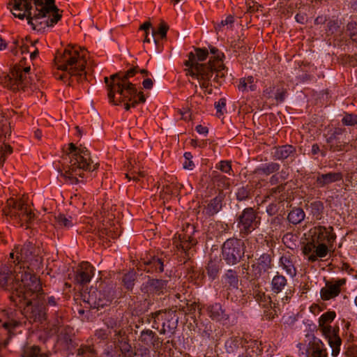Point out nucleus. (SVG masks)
I'll use <instances>...</instances> for the list:
<instances>
[{"instance_id": "1", "label": "nucleus", "mask_w": 357, "mask_h": 357, "mask_svg": "<svg viewBox=\"0 0 357 357\" xmlns=\"http://www.w3.org/2000/svg\"><path fill=\"white\" fill-rule=\"evenodd\" d=\"M9 6L13 15L20 20L26 17L34 30L43 32L61 18L54 0H12Z\"/></svg>"}, {"instance_id": "2", "label": "nucleus", "mask_w": 357, "mask_h": 357, "mask_svg": "<svg viewBox=\"0 0 357 357\" xmlns=\"http://www.w3.org/2000/svg\"><path fill=\"white\" fill-rule=\"evenodd\" d=\"M10 298L15 303L24 302V313L28 319L42 322L46 319L44 296L38 278L29 271L20 273V281Z\"/></svg>"}, {"instance_id": "3", "label": "nucleus", "mask_w": 357, "mask_h": 357, "mask_svg": "<svg viewBox=\"0 0 357 357\" xmlns=\"http://www.w3.org/2000/svg\"><path fill=\"white\" fill-rule=\"evenodd\" d=\"M87 52L84 49L68 46L63 52L58 51L54 61L59 70L63 71L59 79L75 77L78 82L86 79Z\"/></svg>"}, {"instance_id": "4", "label": "nucleus", "mask_w": 357, "mask_h": 357, "mask_svg": "<svg viewBox=\"0 0 357 357\" xmlns=\"http://www.w3.org/2000/svg\"><path fill=\"white\" fill-rule=\"evenodd\" d=\"M70 165L62 176L70 183H78L77 176L87 177V174L96 170L98 163H94L89 151L85 147H77L73 143L69 144Z\"/></svg>"}, {"instance_id": "5", "label": "nucleus", "mask_w": 357, "mask_h": 357, "mask_svg": "<svg viewBox=\"0 0 357 357\" xmlns=\"http://www.w3.org/2000/svg\"><path fill=\"white\" fill-rule=\"evenodd\" d=\"M208 52L206 49L195 48L194 52L188 54V60L185 62V65L188 67L187 75L198 80L201 88L207 91L211 85V78L213 77L212 59H210L207 63H201L205 61L208 56Z\"/></svg>"}, {"instance_id": "6", "label": "nucleus", "mask_w": 357, "mask_h": 357, "mask_svg": "<svg viewBox=\"0 0 357 357\" xmlns=\"http://www.w3.org/2000/svg\"><path fill=\"white\" fill-rule=\"evenodd\" d=\"M137 66L129 69L127 72H119L111 75L112 84L108 85V98L109 102L114 105H119L115 101V94L117 93L123 100H131L136 95L135 84H132L130 79L133 77L137 71Z\"/></svg>"}, {"instance_id": "7", "label": "nucleus", "mask_w": 357, "mask_h": 357, "mask_svg": "<svg viewBox=\"0 0 357 357\" xmlns=\"http://www.w3.org/2000/svg\"><path fill=\"white\" fill-rule=\"evenodd\" d=\"M30 66L22 68L21 66L14 67L8 75L4 76L3 82L5 85L10 89L25 91L31 85V77L29 76Z\"/></svg>"}, {"instance_id": "8", "label": "nucleus", "mask_w": 357, "mask_h": 357, "mask_svg": "<svg viewBox=\"0 0 357 357\" xmlns=\"http://www.w3.org/2000/svg\"><path fill=\"white\" fill-rule=\"evenodd\" d=\"M245 243L238 238H229L222 246V256L223 260L228 265L238 264L245 255Z\"/></svg>"}, {"instance_id": "9", "label": "nucleus", "mask_w": 357, "mask_h": 357, "mask_svg": "<svg viewBox=\"0 0 357 357\" xmlns=\"http://www.w3.org/2000/svg\"><path fill=\"white\" fill-rule=\"evenodd\" d=\"M3 212L6 216L17 220L22 225L24 223L27 224V227L31 224L35 217L22 200L15 201L13 199L8 200L7 206Z\"/></svg>"}, {"instance_id": "10", "label": "nucleus", "mask_w": 357, "mask_h": 357, "mask_svg": "<svg viewBox=\"0 0 357 357\" xmlns=\"http://www.w3.org/2000/svg\"><path fill=\"white\" fill-rule=\"evenodd\" d=\"M237 226L240 235L248 236L256 229L260 223V218L256 211L251 207L245 208L237 218Z\"/></svg>"}, {"instance_id": "11", "label": "nucleus", "mask_w": 357, "mask_h": 357, "mask_svg": "<svg viewBox=\"0 0 357 357\" xmlns=\"http://www.w3.org/2000/svg\"><path fill=\"white\" fill-rule=\"evenodd\" d=\"M15 250L19 261L28 262L33 266H38L40 263L41 258L35 254L36 248L32 243L27 242L21 247L16 246Z\"/></svg>"}, {"instance_id": "12", "label": "nucleus", "mask_w": 357, "mask_h": 357, "mask_svg": "<svg viewBox=\"0 0 357 357\" xmlns=\"http://www.w3.org/2000/svg\"><path fill=\"white\" fill-rule=\"evenodd\" d=\"M155 319L157 320H163L162 328L160 333L165 334L166 332L174 333L178 325V317L174 310H169L165 312H158L155 313Z\"/></svg>"}, {"instance_id": "13", "label": "nucleus", "mask_w": 357, "mask_h": 357, "mask_svg": "<svg viewBox=\"0 0 357 357\" xmlns=\"http://www.w3.org/2000/svg\"><path fill=\"white\" fill-rule=\"evenodd\" d=\"M10 133V128L8 122L3 115V112L0 111V165L4 161L6 155L12 153L10 146L6 144L2 139L3 137L6 138Z\"/></svg>"}, {"instance_id": "14", "label": "nucleus", "mask_w": 357, "mask_h": 357, "mask_svg": "<svg viewBox=\"0 0 357 357\" xmlns=\"http://www.w3.org/2000/svg\"><path fill=\"white\" fill-rule=\"evenodd\" d=\"M210 52L213 54V56L210 58L212 59L213 75L214 73H215L213 80L220 82V79L225 76V66L222 63V59L225 56L214 47H210Z\"/></svg>"}, {"instance_id": "15", "label": "nucleus", "mask_w": 357, "mask_h": 357, "mask_svg": "<svg viewBox=\"0 0 357 357\" xmlns=\"http://www.w3.org/2000/svg\"><path fill=\"white\" fill-rule=\"evenodd\" d=\"M322 333L326 336L328 340V344L332 349V355L337 356L340 352V347L341 345V339L337 335L335 329L331 326L324 325L319 326Z\"/></svg>"}, {"instance_id": "16", "label": "nucleus", "mask_w": 357, "mask_h": 357, "mask_svg": "<svg viewBox=\"0 0 357 357\" xmlns=\"http://www.w3.org/2000/svg\"><path fill=\"white\" fill-rule=\"evenodd\" d=\"M335 238L336 235L333 233V228L332 227L319 226L315 228L313 240L316 243L332 244L335 241Z\"/></svg>"}, {"instance_id": "17", "label": "nucleus", "mask_w": 357, "mask_h": 357, "mask_svg": "<svg viewBox=\"0 0 357 357\" xmlns=\"http://www.w3.org/2000/svg\"><path fill=\"white\" fill-rule=\"evenodd\" d=\"M94 268L89 262H82L75 274V280L79 284H86L91 281Z\"/></svg>"}, {"instance_id": "18", "label": "nucleus", "mask_w": 357, "mask_h": 357, "mask_svg": "<svg viewBox=\"0 0 357 357\" xmlns=\"http://www.w3.org/2000/svg\"><path fill=\"white\" fill-rule=\"evenodd\" d=\"M167 282L163 280L151 279L144 282L141 290L147 294H161L167 288Z\"/></svg>"}, {"instance_id": "19", "label": "nucleus", "mask_w": 357, "mask_h": 357, "mask_svg": "<svg viewBox=\"0 0 357 357\" xmlns=\"http://www.w3.org/2000/svg\"><path fill=\"white\" fill-rule=\"evenodd\" d=\"M0 323H1L2 326L8 331L9 333H11L13 330L20 324L17 317V312L15 311H3L0 314Z\"/></svg>"}, {"instance_id": "20", "label": "nucleus", "mask_w": 357, "mask_h": 357, "mask_svg": "<svg viewBox=\"0 0 357 357\" xmlns=\"http://www.w3.org/2000/svg\"><path fill=\"white\" fill-rule=\"evenodd\" d=\"M271 258L268 254H263L257 259V263L252 265L253 275L259 278L262 273H265L271 269Z\"/></svg>"}, {"instance_id": "21", "label": "nucleus", "mask_w": 357, "mask_h": 357, "mask_svg": "<svg viewBox=\"0 0 357 357\" xmlns=\"http://www.w3.org/2000/svg\"><path fill=\"white\" fill-rule=\"evenodd\" d=\"M83 297L84 301L89 305V307L96 308L98 310L107 305L110 302L109 298H102L100 291H93L89 293L88 296L84 295Z\"/></svg>"}, {"instance_id": "22", "label": "nucleus", "mask_w": 357, "mask_h": 357, "mask_svg": "<svg viewBox=\"0 0 357 357\" xmlns=\"http://www.w3.org/2000/svg\"><path fill=\"white\" fill-rule=\"evenodd\" d=\"M343 178L341 172H328L326 174H319L316 178V183L319 188H324L331 183L340 181Z\"/></svg>"}, {"instance_id": "23", "label": "nucleus", "mask_w": 357, "mask_h": 357, "mask_svg": "<svg viewBox=\"0 0 357 357\" xmlns=\"http://www.w3.org/2000/svg\"><path fill=\"white\" fill-rule=\"evenodd\" d=\"M224 195L222 192L214 198L210 200L208 204L204 207V212L208 216H213L218 213L222 208V201Z\"/></svg>"}, {"instance_id": "24", "label": "nucleus", "mask_w": 357, "mask_h": 357, "mask_svg": "<svg viewBox=\"0 0 357 357\" xmlns=\"http://www.w3.org/2000/svg\"><path fill=\"white\" fill-rule=\"evenodd\" d=\"M206 312L210 318L217 321L227 320L229 318L220 303H214L206 307Z\"/></svg>"}, {"instance_id": "25", "label": "nucleus", "mask_w": 357, "mask_h": 357, "mask_svg": "<svg viewBox=\"0 0 357 357\" xmlns=\"http://www.w3.org/2000/svg\"><path fill=\"white\" fill-rule=\"evenodd\" d=\"M144 270L148 273H161L164 270V261L161 258L151 257L144 261Z\"/></svg>"}, {"instance_id": "26", "label": "nucleus", "mask_w": 357, "mask_h": 357, "mask_svg": "<svg viewBox=\"0 0 357 357\" xmlns=\"http://www.w3.org/2000/svg\"><path fill=\"white\" fill-rule=\"evenodd\" d=\"M338 135L339 132L336 131L327 139V143L329 144L330 150L333 152L347 151V143L341 140Z\"/></svg>"}, {"instance_id": "27", "label": "nucleus", "mask_w": 357, "mask_h": 357, "mask_svg": "<svg viewBox=\"0 0 357 357\" xmlns=\"http://www.w3.org/2000/svg\"><path fill=\"white\" fill-rule=\"evenodd\" d=\"M296 153V149L291 145H284L274 149L272 152L275 159L283 160L287 158L294 157Z\"/></svg>"}, {"instance_id": "28", "label": "nucleus", "mask_w": 357, "mask_h": 357, "mask_svg": "<svg viewBox=\"0 0 357 357\" xmlns=\"http://www.w3.org/2000/svg\"><path fill=\"white\" fill-rule=\"evenodd\" d=\"M308 357H327L324 344L319 339L314 338L307 349Z\"/></svg>"}, {"instance_id": "29", "label": "nucleus", "mask_w": 357, "mask_h": 357, "mask_svg": "<svg viewBox=\"0 0 357 357\" xmlns=\"http://www.w3.org/2000/svg\"><path fill=\"white\" fill-rule=\"evenodd\" d=\"M287 284V280L286 278L277 273V274L273 278L271 282V291L274 294L280 293Z\"/></svg>"}, {"instance_id": "30", "label": "nucleus", "mask_w": 357, "mask_h": 357, "mask_svg": "<svg viewBox=\"0 0 357 357\" xmlns=\"http://www.w3.org/2000/svg\"><path fill=\"white\" fill-rule=\"evenodd\" d=\"M146 100V98L143 94L142 92H138L137 89H136V95L133 97L131 100H123L121 96H119V99L115 98V101L116 102H119V104L121 102H124L125 109L128 111L130 107H135L138 103L140 102H144Z\"/></svg>"}, {"instance_id": "31", "label": "nucleus", "mask_w": 357, "mask_h": 357, "mask_svg": "<svg viewBox=\"0 0 357 357\" xmlns=\"http://www.w3.org/2000/svg\"><path fill=\"white\" fill-rule=\"evenodd\" d=\"M158 337L150 329L143 330L139 337V340L146 346L153 345L155 347L158 344Z\"/></svg>"}, {"instance_id": "32", "label": "nucleus", "mask_w": 357, "mask_h": 357, "mask_svg": "<svg viewBox=\"0 0 357 357\" xmlns=\"http://www.w3.org/2000/svg\"><path fill=\"white\" fill-rule=\"evenodd\" d=\"M340 289H337V286L333 284H326L325 287L321 289V297L324 301H328L338 296Z\"/></svg>"}, {"instance_id": "33", "label": "nucleus", "mask_w": 357, "mask_h": 357, "mask_svg": "<svg viewBox=\"0 0 357 357\" xmlns=\"http://www.w3.org/2000/svg\"><path fill=\"white\" fill-rule=\"evenodd\" d=\"M282 268L286 271L287 274L291 278H294L296 275V269L294 267L293 260L288 255L281 257L280 259Z\"/></svg>"}, {"instance_id": "34", "label": "nucleus", "mask_w": 357, "mask_h": 357, "mask_svg": "<svg viewBox=\"0 0 357 357\" xmlns=\"http://www.w3.org/2000/svg\"><path fill=\"white\" fill-rule=\"evenodd\" d=\"M189 231L190 234H185L183 241H182V249L185 252L186 250L190 249L192 246L196 245L197 240L192 236L195 233V228L193 225H189L187 227V232Z\"/></svg>"}, {"instance_id": "35", "label": "nucleus", "mask_w": 357, "mask_h": 357, "mask_svg": "<svg viewBox=\"0 0 357 357\" xmlns=\"http://www.w3.org/2000/svg\"><path fill=\"white\" fill-rule=\"evenodd\" d=\"M328 253V248L324 243H316L314 253L309 257V261L311 262L316 261L319 258L325 257Z\"/></svg>"}, {"instance_id": "36", "label": "nucleus", "mask_w": 357, "mask_h": 357, "mask_svg": "<svg viewBox=\"0 0 357 357\" xmlns=\"http://www.w3.org/2000/svg\"><path fill=\"white\" fill-rule=\"evenodd\" d=\"M280 167L278 163L271 162L259 167L256 169L255 172L258 174L268 176L277 172L280 169Z\"/></svg>"}, {"instance_id": "37", "label": "nucleus", "mask_w": 357, "mask_h": 357, "mask_svg": "<svg viewBox=\"0 0 357 357\" xmlns=\"http://www.w3.org/2000/svg\"><path fill=\"white\" fill-rule=\"evenodd\" d=\"M22 357H47L46 354L40 352V348L37 346L26 345L23 348Z\"/></svg>"}, {"instance_id": "38", "label": "nucleus", "mask_w": 357, "mask_h": 357, "mask_svg": "<svg viewBox=\"0 0 357 357\" xmlns=\"http://www.w3.org/2000/svg\"><path fill=\"white\" fill-rule=\"evenodd\" d=\"M225 283L229 285V288L238 289V278L237 273L232 269L227 271L224 275Z\"/></svg>"}, {"instance_id": "39", "label": "nucleus", "mask_w": 357, "mask_h": 357, "mask_svg": "<svg viewBox=\"0 0 357 357\" xmlns=\"http://www.w3.org/2000/svg\"><path fill=\"white\" fill-rule=\"evenodd\" d=\"M305 213L301 208H293L288 215V220L294 224L297 225L303 221L305 218Z\"/></svg>"}, {"instance_id": "40", "label": "nucleus", "mask_w": 357, "mask_h": 357, "mask_svg": "<svg viewBox=\"0 0 357 357\" xmlns=\"http://www.w3.org/2000/svg\"><path fill=\"white\" fill-rule=\"evenodd\" d=\"M238 88L243 92L248 90L255 91L256 89V85L255 84L254 77L249 76L246 78L241 79Z\"/></svg>"}, {"instance_id": "41", "label": "nucleus", "mask_w": 357, "mask_h": 357, "mask_svg": "<svg viewBox=\"0 0 357 357\" xmlns=\"http://www.w3.org/2000/svg\"><path fill=\"white\" fill-rule=\"evenodd\" d=\"M136 278V273L133 271L126 273L122 278L124 287L128 290H132L135 285Z\"/></svg>"}, {"instance_id": "42", "label": "nucleus", "mask_w": 357, "mask_h": 357, "mask_svg": "<svg viewBox=\"0 0 357 357\" xmlns=\"http://www.w3.org/2000/svg\"><path fill=\"white\" fill-rule=\"evenodd\" d=\"M241 344V340L237 337H231L225 342V348L228 353H234Z\"/></svg>"}, {"instance_id": "43", "label": "nucleus", "mask_w": 357, "mask_h": 357, "mask_svg": "<svg viewBox=\"0 0 357 357\" xmlns=\"http://www.w3.org/2000/svg\"><path fill=\"white\" fill-rule=\"evenodd\" d=\"M236 199L241 202L250 198V188L249 186H242L238 188L236 193Z\"/></svg>"}, {"instance_id": "44", "label": "nucleus", "mask_w": 357, "mask_h": 357, "mask_svg": "<svg viewBox=\"0 0 357 357\" xmlns=\"http://www.w3.org/2000/svg\"><path fill=\"white\" fill-rule=\"evenodd\" d=\"M55 219L57 224L61 227L70 228L73 225L72 218H68L65 216L63 214H59L58 215L55 216Z\"/></svg>"}, {"instance_id": "45", "label": "nucleus", "mask_w": 357, "mask_h": 357, "mask_svg": "<svg viewBox=\"0 0 357 357\" xmlns=\"http://www.w3.org/2000/svg\"><path fill=\"white\" fill-rule=\"evenodd\" d=\"M336 314L334 311H328L324 313L319 319V326L327 325L331 323L335 318Z\"/></svg>"}, {"instance_id": "46", "label": "nucleus", "mask_w": 357, "mask_h": 357, "mask_svg": "<svg viewBox=\"0 0 357 357\" xmlns=\"http://www.w3.org/2000/svg\"><path fill=\"white\" fill-rule=\"evenodd\" d=\"M347 31L350 39L357 43V23L356 22H350L347 25Z\"/></svg>"}, {"instance_id": "47", "label": "nucleus", "mask_w": 357, "mask_h": 357, "mask_svg": "<svg viewBox=\"0 0 357 357\" xmlns=\"http://www.w3.org/2000/svg\"><path fill=\"white\" fill-rule=\"evenodd\" d=\"M207 274L211 280H214L218 273L219 266L215 261H210L206 267Z\"/></svg>"}, {"instance_id": "48", "label": "nucleus", "mask_w": 357, "mask_h": 357, "mask_svg": "<svg viewBox=\"0 0 357 357\" xmlns=\"http://www.w3.org/2000/svg\"><path fill=\"white\" fill-rule=\"evenodd\" d=\"M214 181L216 182L218 188H222L223 189H227L230 185L229 178L227 176L219 174L214 176Z\"/></svg>"}, {"instance_id": "49", "label": "nucleus", "mask_w": 357, "mask_h": 357, "mask_svg": "<svg viewBox=\"0 0 357 357\" xmlns=\"http://www.w3.org/2000/svg\"><path fill=\"white\" fill-rule=\"evenodd\" d=\"M145 176L144 172L137 171L135 169H130L128 173L126 174V177L129 181H139L140 178H142Z\"/></svg>"}, {"instance_id": "50", "label": "nucleus", "mask_w": 357, "mask_h": 357, "mask_svg": "<svg viewBox=\"0 0 357 357\" xmlns=\"http://www.w3.org/2000/svg\"><path fill=\"white\" fill-rule=\"evenodd\" d=\"M216 168L220 169L222 172L229 175H234L231 169V162L227 160H222L217 165Z\"/></svg>"}, {"instance_id": "51", "label": "nucleus", "mask_w": 357, "mask_h": 357, "mask_svg": "<svg viewBox=\"0 0 357 357\" xmlns=\"http://www.w3.org/2000/svg\"><path fill=\"white\" fill-rule=\"evenodd\" d=\"M168 29H169L168 25L165 22H162L160 24L158 31L157 32L155 31H153L152 36L153 38L154 42L155 43H157V41L155 38V33H158L159 35H160L161 38H165L167 36V32Z\"/></svg>"}, {"instance_id": "52", "label": "nucleus", "mask_w": 357, "mask_h": 357, "mask_svg": "<svg viewBox=\"0 0 357 357\" xmlns=\"http://www.w3.org/2000/svg\"><path fill=\"white\" fill-rule=\"evenodd\" d=\"M314 248H315V241L312 240V242L307 243L306 245H304L303 248V253L305 256L307 257V259L309 260V257L311 255H313L314 253Z\"/></svg>"}, {"instance_id": "53", "label": "nucleus", "mask_w": 357, "mask_h": 357, "mask_svg": "<svg viewBox=\"0 0 357 357\" xmlns=\"http://www.w3.org/2000/svg\"><path fill=\"white\" fill-rule=\"evenodd\" d=\"M345 126H355L357 124V114H347L342 120Z\"/></svg>"}, {"instance_id": "54", "label": "nucleus", "mask_w": 357, "mask_h": 357, "mask_svg": "<svg viewBox=\"0 0 357 357\" xmlns=\"http://www.w3.org/2000/svg\"><path fill=\"white\" fill-rule=\"evenodd\" d=\"M234 23V17L231 15H229L225 20H222L216 26L215 29L218 31H221L222 28L227 26V29L231 27Z\"/></svg>"}, {"instance_id": "55", "label": "nucleus", "mask_w": 357, "mask_h": 357, "mask_svg": "<svg viewBox=\"0 0 357 357\" xmlns=\"http://www.w3.org/2000/svg\"><path fill=\"white\" fill-rule=\"evenodd\" d=\"M77 355L82 357H96L93 350L89 347H82L78 349Z\"/></svg>"}, {"instance_id": "56", "label": "nucleus", "mask_w": 357, "mask_h": 357, "mask_svg": "<svg viewBox=\"0 0 357 357\" xmlns=\"http://www.w3.org/2000/svg\"><path fill=\"white\" fill-rule=\"evenodd\" d=\"M241 268H242V273H241L242 275L246 280H253L259 278L258 277H255L253 275L252 269L251 270L252 271L251 273L249 272V266H248V264H243L241 266Z\"/></svg>"}, {"instance_id": "57", "label": "nucleus", "mask_w": 357, "mask_h": 357, "mask_svg": "<svg viewBox=\"0 0 357 357\" xmlns=\"http://www.w3.org/2000/svg\"><path fill=\"white\" fill-rule=\"evenodd\" d=\"M226 106V100L225 98H221L218 102L215 103V107L216 109L217 113L219 115L223 114L222 109Z\"/></svg>"}, {"instance_id": "58", "label": "nucleus", "mask_w": 357, "mask_h": 357, "mask_svg": "<svg viewBox=\"0 0 357 357\" xmlns=\"http://www.w3.org/2000/svg\"><path fill=\"white\" fill-rule=\"evenodd\" d=\"M285 186H286V183L284 184H281L275 188H273L271 190H270V195L271 196H274L278 193H281L282 192L284 189H285Z\"/></svg>"}, {"instance_id": "59", "label": "nucleus", "mask_w": 357, "mask_h": 357, "mask_svg": "<svg viewBox=\"0 0 357 357\" xmlns=\"http://www.w3.org/2000/svg\"><path fill=\"white\" fill-rule=\"evenodd\" d=\"M327 26H328V31H330L331 33L336 31L337 30V29L339 28L337 22H336L335 20H330L328 22Z\"/></svg>"}, {"instance_id": "60", "label": "nucleus", "mask_w": 357, "mask_h": 357, "mask_svg": "<svg viewBox=\"0 0 357 357\" xmlns=\"http://www.w3.org/2000/svg\"><path fill=\"white\" fill-rule=\"evenodd\" d=\"M27 42H28L27 38H26L25 40H24V39L21 40V45L20 46V48L22 54H24L26 52H29Z\"/></svg>"}, {"instance_id": "61", "label": "nucleus", "mask_w": 357, "mask_h": 357, "mask_svg": "<svg viewBox=\"0 0 357 357\" xmlns=\"http://www.w3.org/2000/svg\"><path fill=\"white\" fill-rule=\"evenodd\" d=\"M278 207L276 204H271L266 208L267 213L271 215H274L278 211Z\"/></svg>"}, {"instance_id": "62", "label": "nucleus", "mask_w": 357, "mask_h": 357, "mask_svg": "<svg viewBox=\"0 0 357 357\" xmlns=\"http://www.w3.org/2000/svg\"><path fill=\"white\" fill-rule=\"evenodd\" d=\"M275 98L278 102H282L285 99V91L278 90L275 95Z\"/></svg>"}, {"instance_id": "63", "label": "nucleus", "mask_w": 357, "mask_h": 357, "mask_svg": "<svg viewBox=\"0 0 357 357\" xmlns=\"http://www.w3.org/2000/svg\"><path fill=\"white\" fill-rule=\"evenodd\" d=\"M280 176V178H281L282 181L286 180L289 174V167H286L282 169L280 172L278 173Z\"/></svg>"}, {"instance_id": "64", "label": "nucleus", "mask_w": 357, "mask_h": 357, "mask_svg": "<svg viewBox=\"0 0 357 357\" xmlns=\"http://www.w3.org/2000/svg\"><path fill=\"white\" fill-rule=\"evenodd\" d=\"M96 335L100 340H105L108 337L107 333L103 329L98 330L96 333Z\"/></svg>"}]
</instances>
